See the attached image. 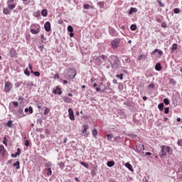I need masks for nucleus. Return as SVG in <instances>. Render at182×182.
Instances as JSON below:
<instances>
[{"instance_id": "nucleus-32", "label": "nucleus", "mask_w": 182, "mask_h": 182, "mask_svg": "<svg viewBox=\"0 0 182 182\" xmlns=\"http://www.w3.org/2000/svg\"><path fill=\"white\" fill-rule=\"evenodd\" d=\"M130 29H131V31H136V29H137V26H136V24H132L130 26Z\"/></svg>"}, {"instance_id": "nucleus-3", "label": "nucleus", "mask_w": 182, "mask_h": 182, "mask_svg": "<svg viewBox=\"0 0 182 182\" xmlns=\"http://www.w3.org/2000/svg\"><path fill=\"white\" fill-rule=\"evenodd\" d=\"M30 31L33 35H36L41 32V26L39 24H32L31 26Z\"/></svg>"}, {"instance_id": "nucleus-28", "label": "nucleus", "mask_w": 182, "mask_h": 182, "mask_svg": "<svg viewBox=\"0 0 182 182\" xmlns=\"http://www.w3.org/2000/svg\"><path fill=\"white\" fill-rule=\"evenodd\" d=\"M171 52H174V50H177V44L174 43L171 48Z\"/></svg>"}, {"instance_id": "nucleus-54", "label": "nucleus", "mask_w": 182, "mask_h": 182, "mask_svg": "<svg viewBox=\"0 0 182 182\" xmlns=\"http://www.w3.org/2000/svg\"><path fill=\"white\" fill-rule=\"evenodd\" d=\"M158 3H159V6H161V7H164V5L163 4V3H161V1H158Z\"/></svg>"}, {"instance_id": "nucleus-45", "label": "nucleus", "mask_w": 182, "mask_h": 182, "mask_svg": "<svg viewBox=\"0 0 182 182\" xmlns=\"http://www.w3.org/2000/svg\"><path fill=\"white\" fill-rule=\"evenodd\" d=\"M178 146H180L181 147L182 146V139H179L177 141Z\"/></svg>"}, {"instance_id": "nucleus-64", "label": "nucleus", "mask_w": 182, "mask_h": 182, "mask_svg": "<svg viewBox=\"0 0 182 182\" xmlns=\"http://www.w3.org/2000/svg\"><path fill=\"white\" fill-rule=\"evenodd\" d=\"M112 82H113L114 85L117 84V80H113Z\"/></svg>"}, {"instance_id": "nucleus-15", "label": "nucleus", "mask_w": 182, "mask_h": 182, "mask_svg": "<svg viewBox=\"0 0 182 182\" xmlns=\"http://www.w3.org/2000/svg\"><path fill=\"white\" fill-rule=\"evenodd\" d=\"M63 100L65 103H72V98H69V97H63Z\"/></svg>"}, {"instance_id": "nucleus-19", "label": "nucleus", "mask_w": 182, "mask_h": 182, "mask_svg": "<svg viewBox=\"0 0 182 182\" xmlns=\"http://www.w3.org/2000/svg\"><path fill=\"white\" fill-rule=\"evenodd\" d=\"M155 69L158 71L161 70V69H163V67H161V64L160 63H158L156 65H155Z\"/></svg>"}, {"instance_id": "nucleus-11", "label": "nucleus", "mask_w": 182, "mask_h": 182, "mask_svg": "<svg viewBox=\"0 0 182 182\" xmlns=\"http://www.w3.org/2000/svg\"><path fill=\"white\" fill-rule=\"evenodd\" d=\"M53 93H54V95H62V90L60 89V87H56V89H55L53 91Z\"/></svg>"}, {"instance_id": "nucleus-27", "label": "nucleus", "mask_w": 182, "mask_h": 182, "mask_svg": "<svg viewBox=\"0 0 182 182\" xmlns=\"http://www.w3.org/2000/svg\"><path fill=\"white\" fill-rule=\"evenodd\" d=\"M41 42L43 43H46V38H45V36L43 34L41 35Z\"/></svg>"}, {"instance_id": "nucleus-12", "label": "nucleus", "mask_w": 182, "mask_h": 182, "mask_svg": "<svg viewBox=\"0 0 182 182\" xmlns=\"http://www.w3.org/2000/svg\"><path fill=\"white\" fill-rule=\"evenodd\" d=\"M21 154V149H17V151L15 154H11V157L16 159V157H18Z\"/></svg>"}, {"instance_id": "nucleus-40", "label": "nucleus", "mask_w": 182, "mask_h": 182, "mask_svg": "<svg viewBox=\"0 0 182 182\" xmlns=\"http://www.w3.org/2000/svg\"><path fill=\"white\" fill-rule=\"evenodd\" d=\"M34 16H36V18H39V16H41V13L39 11L35 12Z\"/></svg>"}, {"instance_id": "nucleus-18", "label": "nucleus", "mask_w": 182, "mask_h": 182, "mask_svg": "<svg viewBox=\"0 0 182 182\" xmlns=\"http://www.w3.org/2000/svg\"><path fill=\"white\" fill-rule=\"evenodd\" d=\"M125 167H127V168L129 169L130 171H134L133 166L129 163H126Z\"/></svg>"}, {"instance_id": "nucleus-41", "label": "nucleus", "mask_w": 182, "mask_h": 182, "mask_svg": "<svg viewBox=\"0 0 182 182\" xmlns=\"http://www.w3.org/2000/svg\"><path fill=\"white\" fill-rule=\"evenodd\" d=\"M68 32H73V27H72V26H68Z\"/></svg>"}, {"instance_id": "nucleus-6", "label": "nucleus", "mask_w": 182, "mask_h": 182, "mask_svg": "<svg viewBox=\"0 0 182 182\" xmlns=\"http://www.w3.org/2000/svg\"><path fill=\"white\" fill-rule=\"evenodd\" d=\"M83 129L82 130V133L84 134L85 137H87L89 136V133L87 132V129H89V126L86 124L82 125Z\"/></svg>"}, {"instance_id": "nucleus-33", "label": "nucleus", "mask_w": 182, "mask_h": 182, "mask_svg": "<svg viewBox=\"0 0 182 182\" xmlns=\"http://www.w3.org/2000/svg\"><path fill=\"white\" fill-rule=\"evenodd\" d=\"M97 129H94L93 130H92V136H94V137H96V136H97Z\"/></svg>"}, {"instance_id": "nucleus-47", "label": "nucleus", "mask_w": 182, "mask_h": 182, "mask_svg": "<svg viewBox=\"0 0 182 182\" xmlns=\"http://www.w3.org/2000/svg\"><path fill=\"white\" fill-rule=\"evenodd\" d=\"M69 118L70 120H75V115L74 114H69Z\"/></svg>"}, {"instance_id": "nucleus-10", "label": "nucleus", "mask_w": 182, "mask_h": 182, "mask_svg": "<svg viewBox=\"0 0 182 182\" xmlns=\"http://www.w3.org/2000/svg\"><path fill=\"white\" fill-rule=\"evenodd\" d=\"M136 151H138L139 153H140V151H143V150H144V144H139L136 146Z\"/></svg>"}, {"instance_id": "nucleus-53", "label": "nucleus", "mask_w": 182, "mask_h": 182, "mask_svg": "<svg viewBox=\"0 0 182 182\" xmlns=\"http://www.w3.org/2000/svg\"><path fill=\"white\" fill-rule=\"evenodd\" d=\"M3 144H5V146H8V143H6V137H4V140L3 141Z\"/></svg>"}, {"instance_id": "nucleus-38", "label": "nucleus", "mask_w": 182, "mask_h": 182, "mask_svg": "<svg viewBox=\"0 0 182 182\" xmlns=\"http://www.w3.org/2000/svg\"><path fill=\"white\" fill-rule=\"evenodd\" d=\"M164 103L165 104V105H170V101L168 100V99H167V98H165L164 100Z\"/></svg>"}, {"instance_id": "nucleus-29", "label": "nucleus", "mask_w": 182, "mask_h": 182, "mask_svg": "<svg viewBox=\"0 0 182 182\" xmlns=\"http://www.w3.org/2000/svg\"><path fill=\"white\" fill-rule=\"evenodd\" d=\"M98 6H100V8H105V2L103 1H100L97 3Z\"/></svg>"}, {"instance_id": "nucleus-35", "label": "nucleus", "mask_w": 182, "mask_h": 182, "mask_svg": "<svg viewBox=\"0 0 182 182\" xmlns=\"http://www.w3.org/2000/svg\"><path fill=\"white\" fill-rule=\"evenodd\" d=\"M15 0H8L7 1V5H14L15 3H14Z\"/></svg>"}, {"instance_id": "nucleus-20", "label": "nucleus", "mask_w": 182, "mask_h": 182, "mask_svg": "<svg viewBox=\"0 0 182 182\" xmlns=\"http://www.w3.org/2000/svg\"><path fill=\"white\" fill-rule=\"evenodd\" d=\"M136 12H137V9L136 8L132 7L130 9V11H129V15H132V14H133V13L136 14Z\"/></svg>"}, {"instance_id": "nucleus-43", "label": "nucleus", "mask_w": 182, "mask_h": 182, "mask_svg": "<svg viewBox=\"0 0 182 182\" xmlns=\"http://www.w3.org/2000/svg\"><path fill=\"white\" fill-rule=\"evenodd\" d=\"M117 77H119L120 80H123V73H121L120 75H117Z\"/></svg>"}, {"instance_id": "nucleus-16", "label": "nucleus", "mask_w": 182, "mask_h": 182, "mask_svg": "<svg viewBox=\"0 0 182 182\" xmlns=\"http://www.w3.org/2000/svg\"><path fill=\"white\" fill-rule=\"evenodd\" d=\"M20 164H21V162H19V161H17L16 162H15V163L13 164V166H14V167H16V170H19V168H21Z\"/></svg>"}, {"instance_id": "nucleus-25", "label": "nucleus", "mask_w": 182, "mask_h": 182, "mask_svg": "<svg viewBox=\"0 0 182 182\" xmlns=\"http://www.w3.org/2000/svg\"><path fill=\"white\" fill-rule=\"evenodd\" d=\"M49 168H52V163L48 162L46 164V170H48Z\"/></svg>"}, {"instance_id": "nucleus-13", "label": "nucleus", "mask_w": 182, "mask_h": 182, "mask_svg": "<svg viewBox=\"0 0 182 182\" xmlns=\"http://www.w3.org/2000/svg\"><path fill=\"white\" fill-rule=\"evenodd\" d=\"M24 112H25L26 113H28H28H29L30 114H32V113H33V108L31 106H30L28 108H26V109H24Z\"/></svg>"}, {"instance_id": "nucleus-14", "label": "nucleus", "mask_w": 182, "mask_h": 182, "mask_svg": "<svg viewBox=\"0 0 182 182\" xmlns=\"http://www.w3.org/2000/svg\"><path fill=\"white\" fill-rule=\"evenodd\" d=\"M26 86L28 89H32L33 86V82H32V81H28L27 82H26Z\"/></svg>"}, {"instance_id": "nucleus-21", "label": "nucleus", "mask_w": 182, "mask_h": 182, "mask_svg": "<svg viewBox=\"0 0 182 182\" xmlns=\"http://www.w3.org/2000/svg\"><path fill=\"white\" fill-rule=\"evenodd\" d=\"M147 58V55L142 54L138 57V60H144Z\"/></svg>"}, {"instance_id": "nucleus-31", "label": "nucleus", "mask_w": 182, "mask_h": 182, "mask_svg": "<svg viewBox=\"0 0 182 182\" xmlns=\"http://www.w3.org/2000/svg\"><path fill=\"white\" fill-rule=\"evenodd\" d=\"M46 171H47V176H52V168L46 169Z\"/></svg>"}, {"instance_id": "nucleus-63", "label": "nucleus", "mask_w": 182, "mask_h": 182, "mask_svg": "<svg viewBox=\"0 0 182 182\" xmlns=\"http://www.w3.org/2000/svg\"><path fill=\"white\" fill-rule=\"evenodd\" d=\"M28 68H29L30 70H32V69H33L32 64H29Z\"/></svg>"}, {"instance_id": "nucleus-62", "label": "nucleus", "mask_w": 182, "mask_h": 182, "mask_svg": "<svg viewBox=\"0 0 182 182\" xmlns=\"http://www.w3.org/2000/svg\"><path fill=\"white\" fill-rule=\"evenodd\" d=\"M164 113H166V114H167V113H168V108H165Z\"/></svg>"}, {"instance_id": "nucleus-37", "label": "nucleus", "mask_w": 182, "mask_h": 182, "mask_svg": "<svg viewBox=\"0 0 182 182\" xmlns=\"http://www.w3.org/2000/svg\"><path fill=\"white\" fill-rule=\"evenodd\" d=\"M12 120H9L7 123L6 125L8 127H12Z\"/></svg>"}, {"instance_id": "nucleus-52", "label": "nucleus", "mask_w": 182, "mask_h": 182, "mask_svg": "<svg viewBox=\"0 0 182 182\" xmlns=\"http://www.w3.org/2000/svg\"><path fill=\"white\" fill-rule=\"evenodd\" d=\"M101 58L103 60H106V59H107V57L105 55H101Z\"/></svg>"}, {"instance_id": "nucleus-22", "label": "nucleus", "mask_w": 182, "mask_h": 182, "mask_svg": "<svg viewBox=\"0 0 182 182\" xmlns=\"http://www.w3.org/2000/svg\"><path fill=\"white\" fill-rule=\"evenodd\" d=\"M115 163L114 161H109L107 163V166L108 167H113V166H114Z\"/></svg>"}, {"instance_id": "nucleus-56", "label": "nucleus", "mask_w": 182, "mask_h": 182, "mask_svg": "<svg viewBox=\"0 0 182 182\" xmlns=\"http://www.w3.org/2000/svg\"><path fill=\"white\" fill-rule=\"evenodd\" d=\"M158 51H159V49H155L154 51H152L151 54L154 55L155 53H157Z\"/></svg>"}, {"instance_id": "nucleus-17", "label": "nucleus", "mask_w": 182, "mask_h": 182, "mask_svg": "<svg viewBox=\"0 0 182 182\" xmlns=\"http://www.w3.org/2000/svg\"><path fill=\"white\" fill-rule=\"evenodd\" d=\"M3 14H4V15H9V14H11V9H9V8L4 9Z\"/></svg>"}, {"instance_id": "nucleus-8", "label": "nucleus", "mask_w": 182, "mask_h": 182, "mask_svg": "<svg viewBox=\"0 0 182 182\" xmlns=\"http://www.w3.org/2000/svg\"><path fill=\"white\" fill-rule=\"evenodd\" d=\"M9 53L11 58H16V56H18V53H16V50H15V48H11Z\"/></svg>"}, {"instance_id": "nucleus-9", "label": "nucleus", "mask_w": 182, "mask_h": 182, "mask_svg": "<svg viewBox=\"0 0 182 182\" xmlns=\"http://www.w3.org/2000/svg\"><path fill=\"white\" fill-rule=\"evenodd\" d=\"M44 29L46 32H50V23L49 21L45 23Z\"/></svg>"}, {"instance_id": "nucleus-55", "label": "nucleus", "mask_w": 182, "mask_h": 182, "mask_svg": "<svg viewBox=\"0 0 182 182\" xmlns=\"http://www.w3.org/2000/svg\"><path fill=\"white\" fill-rule=\"evenodd\" d=\"M25 146H26V147H28V146H29V141L28 140H26L25 141Z\"/></svg>"}, {"instance_id": "nucleus-58", "label": "nucleus", "mask_w": 182, "mask_h": 182, "mask_svg": "<svg viewBox=\"0 0 182 182\" xmlns=\"http://www.w3.org/2000/svg\"><path fill=\"white\" fill-rule=\"evenodd\" d=\"M90 82H91V83H95V82H96V79L95 78H91Z\"/></svg>"}, {"instance_id": "nucleus-42", "label": "nucleus", "mask_w": 182, "mask_h": 182, "mask_svg": "<svg viewBox=\"0 0 182 182\" xmlns=\"http://www.w3.org/2000/svg\"><path fill=\"white\" fill-rule=\"evenodd\" d=\"M107 140H112V139H113V135L112 134H107Z\"/></svg>"}, {"instance_id": "nucleus-1", "label": "nucleus", "mask_w": 182, "mask_h": 182, "mask_svg": "<svg viewBox=\"0 0 182 182\" xmlns=\"http://www.w3.org/2000/svg\"><path fill=\"white\" fill-rule=\"evenodd\" d=\"M173 154V149L168 146L163 145L161 146V151L159 153V156L161 159L163 157H166V156L170 155Z\"/></svg>"}, {"instance_id": "nucleus-60", "label": "nucleus", "mask_w": 182, "mask_h": 182, "mask_svg": "<svg viewBox=\"0 0 182 182\" xmlns=\"http://www.w3.org/2000/svg\"><path fill=\"white\" fill-rule=\"evenodd\" d=\"M159 55H163V51L161 50H158Z\"/></svg>"}, {"instance_id": "nucleus-49", "label": "nucleus", "mask_w": 182, "mask_h": 182, "mask_svg": "<svg viewBox=\"0 0 182 182\" xmlns=\"http://www.w3.org/2000/svg\"><path fill=\"white\" fill-rule=\"evenodd\" d=\"M34 75L37 76V77H39V76H41V73L39 72H38V71H35L34 72Z\"/></svg>"}, {"instance_id": "nucleus-48", "label": "nucleus", "mask_w": 182, "mask_h": 182, "mask_svg": "<svg viewBox=\"0 0 182 182\" xmlns=\"http://www.w3.org/2000/svg\"><path fill=\"white\" fill-rule=\"evenodd\" d=\"M174 14H180V9H178V8L175 9Z\"/></svg>"}, {"instance_id": "nucleus-51", "label": "nucleus", "mask_w": 182, "mask_h": 182, "mask_svg": "<svg viewBox=\"0 0 182 182\" xmlns=\"http://www.w3.org/2000/svg\"><path fill=\"white\" fill-rule=\"evenodd\" d=\"M161 27L162 28H167V24L166 23V22H164L161 23Z\"/></svg>"}, {"instance_id": "nucleus-34", "label": "nucleus", "mask_w": 182, "mask_h": 182, "mask_svg": "<svg viewBox=\"0 0 182 182\" xmlns=\"http://www.w3.org/2000/svg\"><path fill=\"white\" fill-rule=\"evenodd\" d=\"M158 107L159 109V110H163V109H164V104L161 103L158 105Z\"/></svg>"}, {"instance_id": "nucleus-46", "label": "nucleus", "mask_w": 182, "mask_h": 182, "mask_svg": "<svg viewBox=\"0 0 182 182\" xmlns=\"http://www.w3.org/2000/svg\"><path fill=\"white\" fill-rule=\"evenodd\" d=\"M13 105L15 106V107H18V106H19V103H18L16 101H14Z\"/></svg>"}, {"instance_id": "nucleus-30", "label": "nucleus", "mask_w": 182, "mask_h": 182, "mask_svg": "<svg viewBox=\"0 0 182 182\" xmlns=\"http://www.w3.org/2000/svg\"><path fill=\"white\" fill-rule=\"evenodd\" d=\"M81 166H83V167H85V168H89V164H87L86 162H80Z\"/></svg>"}, {"instance_id": "nucleus-36", "label": "nucleus", "mask_w": 182, "mask_h": 182, "mask_svg": "<svg viewBox=\"0 0 182 182\" xmlns=\"http://www.w3.org/2000/svg\"><path fill=\"white\" fill-rule=\"evenodd\" d=\"M24 73H25L27 76H31V73L29 72V70H28V68H26V69H25Z\"/></svg>"}, {"instance_id": "nucleus-7", "label": "nucleus", "mask_w": 182, "mask_h": 182, "mask_svg": "<svg viewBox=\"0 0 182 182\" xmlns=\"http://www.w3.org/2000/svg\"><path fill=\"white\" fill-rule=\"evenodd\" d=\"M0 154L1 157H5V156H6V149H5L4 145H0Z\"/></svg>"}, {"instance_id": "nucleus-26", "label": "nucleus", "mask_w": 182, "mask_h": 182, "mask_svg": "<svg viewBox=\"0 0 182 182\" xmlns=\"http://www.w3.org/2000/svg\"><path fill=\"white\" fill-rule=\"evenodd\" d=\"M42 16H48V10L43 9L41 11Z\"/></svg>"}, {"instance_id": "nucleus-57", "label": "nucleus", "mask_w": 182, "mask_h": 182, "mask_svg": "<svg viewBox=\"0 0 182 182\" xmlns=\"http://www.w3.org/2000/svg\"><path fill=\"white\" fill-rule=\"evenodd\" d=\"M59 74L54 75V79H59Z\"/></svg>"}, {"instance_id": "nucleus-44", "label": "nucleus", "mask_w": 182, "mask_h": 182, "mask_svg": "<svg viewBox=\"0 0 182 182\" xmlns=\"http://www.w3.org/2000/svg\"><path fill=\"white\" fill-rule=\"evenodd\" d=\"M49 112H50V109H49V108H46L44 111V114H48Z\"/></svg>"}, {"instance_id": "nucleus-50", "label": "nucleus", "mask_w": 182, "mask_h": 182, "mask_svg": "<svg viewBox=\"0 0 182 182\" xmlns=\"http://www.w3.org/2000/svg\"><path fill=\"white\" fill-rule=\"evenodd\" d=\"M68 113H69V114H73V109H72V108H69Z\"/></svg>"}, {"instance_id": "nucleus-39", "label": "nucleus", "mask_w": 182, "mask_h": 182, "mask_svg": "<svg viewBox=\"0 0 182 182\" xmlns=\"http://www.w3.org/2000/svg\"><path fill=\"white\" fill-rule=\"evenodd\" d=\"M169 83H171V85H176V80H174L173 78H171L169 80Z\"/></svg>"}, {"instance_id": "nucleus-24", "label": "nucleus", "mask_w": 182, "mask_h": 182, "mask_svg": "<svg viewBox=\"0 0 182 182\" xmlns=\"http://www.w3.org/2000/svg\"><path fill=\"white\" fill-rule=\"evenodd\" d=\"M7 6L10 9V11H12L13 9H15V8L16 6V4H9V5H7Z\"/></svg>"}, {"instance_id": "nucleus-23", "label": "nucleus", "mask_w": 182, "mask_h": 182, "mask_svg": "<svg viewBox=\"0 0 182 182\" xmlns=\"http://www.w3.org/2000/svg\"><path fill=\"white\" fill-rule=\"evenodd\" d=\"M83 8H84V9H90V8H91L92 9H93V8H95V6H90V5H89V4H84V5H83Z\"/></svg>"}, {"instance_id": "nucleus-61", "label": "nucleus", "mask_w": 182, "mask_h": 182, "mask_svg": "<svg viewBox=\"0 0 182 182\" xmlns=\"http://www.w3.org/2000/svg\"><path fill=\"white\" fill-rule=\"evenodd\" d=\"M91 174H92V176H96V171H92Z\"/></svg>"}, {"instance_id": "nucleus-4", "label": "nucleus", "mask_w": 182, "mask_h": 182, "mask_svg": "<svg viewBox=\"0 0 182 182\" xmlns=\"http://www.w3.org/2000/svg\"><path fill=\"white\" fill-rule=\"evenodd\" d=\"M12 87H14V84L10 81H6L4 85V92H6V93L11 92Z\"/></svg>"}, {"instance_id": "nucleus-59", "label": "nucleus", "mask_w": 182, "mask_h": 182, "mask_svg": "<svg viewBox=\"0 0 182 182\" xmlns=\"http://www.w3.org/2000/svg\"><path fill=\"white\" fill-rule=\"evenodd\" d=\"M149 87H151V89H154V84H150Z\"/></svg>"}, {"instance_id": "nucleus-5", "label": "nucleus", "mask_w": 182, "mask_h": 182, "mask_svg": "<svg viewBox=\"0 0 182 182\" xmlns=\"http://www.w3.org/2000/svg\"><path fill=\"white\" fill-rule=\"evenodd\" d=\"M111 46L113 48V49H117V48H119V45H120V39L117 38L114 39L111 41Z\"/></svg>"}, {"instance_id": "nucleus-2", "label": "nucleus", "mask_w": 182, "mask_h": 182, "mask_svg": "<svg viewBox=\"0 0 182 182\" xmlns=\"http://www.w3.org/2000/svg\"><path fill=\"white\" fill-rule=\"evenodd\" d=\"M109 62L111 63L112 69H117L119 66V58L115 55H111L109 59Z\"/></svg>"}]
</instances>
